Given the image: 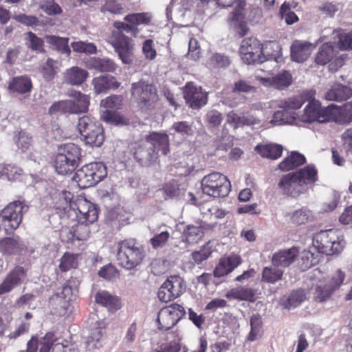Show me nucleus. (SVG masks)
Masks as SVG:
<instances>
[{
  "instance_id": "obj_36",
  "label": "nucleus",
  "mask_w": 352,
  "mask_h": 352,
  "mask_svg": "<svg viewBox=\"0 0 352 352\" xmlns=\"http://www.w3.org/2000/svg\"><path fill=\"white\" fill-rule=\"evenodd\" d=\"M305 157L303 155L293 151L291 155L283 160L278 165L282 171H289L305 163Z\"/></svg>"
},
{
  "instance_id": "obj_52",
  "label": "nucleus",
  "mask_w": 352,
  "mask_h": 352,
  "mask_svg": "<svg viewBox=\"0 0 352 352\" xmlns=\"http://www.w3.org/2000/svg\"><path fill=\"white\" fill-rule=\"evenodd\" d=\"M71 46L73 50L77 53L85 54H94L97 52L96 45L93 43H88L84 41H75L72 42Z\"/></svg>"
},
{
  "instance_id": "obj_49",
  "label": "nucleus",
  "mask_w": 352,
  "mask_h": 352,
  "mask_svg": "<svg viewBox=\"0 0 352 352\" xmlns=\"http://www.w3.org/2000/svg\"><path fill=\"white\" fill-rule=\"evenodd\" d=\"M101 118L104 122L116 126L125 125L128 124V120L126 118L123 117L120 113L111 111L109 109H106L102 112Z\"/></svg>"
},
{
  "instance_id": "obj_24",
  "label": "nucleus",
  "mask_w": 352,
  "mask_h": 352,
  "mask_svg": "<svg viewBox=\"0 0 352 352\" xmlns=\"http://www.w3.org/2000/svg\"><path fill=\"white\" fill-rule=\"evenodd\" d=\"M241 263V257L232 254L220 259L213 274L215 277L220 278L232 272Z\"/></svg>"
},
{
  "instance_id": "obj_18",
  "label": "nucleus",
  "mask_w": 352,
  "mask_h": 352,
  "mask_svg": "<svg viewBox=\"0 0 352 352\" xmlns=\"http://www.w3.org/2000/svg\"><path fill=\"white\" fill-rule=\"evenodd\" d=\"M26 278V271L21 266H16L5 278L0 285V295L8 293L20 285Z\"/></svg>"
},
{
  "instance_id": "obj_6",
  "label": "nucleus",
  "mask_w": 352,
  "mask_h": 352,
  "mask_svg": "<svg viewBox=\"0 0 352 352\" xmlns=\"http://www.w3.org/2000/svg\"><path fill=\"white\" fill-rule=\"evenodd\" d=\"M107 167L102 162H91L77 170L73 181L80 188H87L96 185L107 177Z\"/></svg>"
},
{
  "instance_id": "obj_14",
  "label": "nucleus",
  "mask_w": 352,
  "mask_h": 352,
  "mask_svg": "<svg viewBox=\"0 0 352 352\" xmlns=\"http://www.w3.org/2000/svg\"><path fill=\"white\" fill-rule=\"evenodd\" d=\"M183 94L186 103L192 109H199L208 102V94L193 82L186 83Z\"/></svg>"
},
{
  "instance_id": "obj_22",
  "label": "nucleus",
  "mask_w": 352,
  "mask_h": 352,
  "mask_svg": "<svg viewBox=\"0 0 352 352\" xmlns=\"http://www.w3.org/2000/svg\"><path fill=\"white\" fill-rule=\"evenodd\" d=\"M314 47L311 43L301 41H294L291 45L292 60L302 63L311 55Z\"/></svg>"
},
{
  "instance_id": "obj_59",
  "label": "nucleus",
  "mask_w": 352,
  "mask_h": 352,
  "mask_svg": "<svg viewBox=\"0 0 352 352\" xmlns=\"http://www.w3.org/2000/svg\"><path fill=\"white\" fill-rule=\"evenodd\" d=\"M77 265L76 256L73 254L66 252L60 258L59 268L62 272H67L71 269L76 268Z\"/></svg>"
},
{
  "instance_id": "obj_27",
  "label": "nucleus",
  "mask_w": 352,
  "mask_h": 352,
  "mask_svg": "<svg viewBox=\"0 0 352 352\" xmlns=\"http://www.w3.org/2000/svg\"><path fill=\"white\" fill-rule=\"evenodd\" d=\"M331 121L336 124L346 125L352 122V102L344 104L338 109L331 106Z\"/></svg>"
},
{
  "instance_id": "obj_19",
  "label": "nucleus",
  "mask_w": 352,
  "mask_h": 352,
  "mask_svg": "<svg viewBox=\"0 0 352 352\" xmlns=\"http://www.w3.org/2000/svg\"><path fill=\"white\" fill-rule=\"evenodd\" d=\"M263 85H270L276 89L283 90L292 84L293 77L289 71L282 70L272 78L256 77Z\"/></svg>"
},
{
  "instance_id": "obj_4",
  "label": "nucleus",
  "mask_w": 352,
  "mask_h": 352,
  "mask_svg": "<svg viewBox=\"0 0 352 352\" xmlns=\"http://www.w3.org/2000/svg\"><path fill=\"white\" fill-rule=\"evenodd\" d=\"M81 160L80 148L74 144H65L58 147L54 168L60 175L72 173Z\"/></svg>"
},
{
  "instance_id": "obj_35",
  "label": "nucleus",
  "mask_w": 352,
  "mask_h": 352,
  "mask_svg": "<svg viewBox=\"0 0 352 352\" xmlns=\"http://www.w3.org/2000/svg\"><path fill=\"white\" fill-rule=\"evenodd\" d=\"M254 290L250 287L239 286L231 289L226 295L229 299L238 300L254 301Z\"/></svg>"
},
{
  "instance_id": "obj_62",
  "label": "nucleus",
  "mask_w": 352,
  "mask_h": 352,
  "mask_svg": "<svg viewBox=\"0 0 352 352\" xmlns=\"http://www.w3.org/2000/svg\"><path fill=\"white\" fill-rule=\"evenodd\" d=\"M58 208L65 210L68 208L72 209L74 207V201H72L73 195L68 191H62L58 195Z\"/></svg>"
},
{
  "instance_id": "obj_33",
  "label": "nucleus",
  "mask_w": 352,
  "mask_h": 352,
  "mask_svg": "<svg viewBox=\"0 0 352 352\" xmlns=\"http://www.w3.org/2000/svg\"><path fill=\"white\" fill-rule=\"evenodd\" d=\"M88 67L100 72H114L117 65L107 58L92 57L88 60Z\"/></svg>"
},
{
  "instance_id": "obj_20",
  "label": "nucleus",
  "mask_w": 352,
  "mask_h": 352,
  "mask_svg": "<svg viewBox=\"0 0 352 352\" xmlns=\"http://www.w3.org/2000/svg\"><path fill=\"white\" fill-rule=\"evenodd\" d=\"M67 96L73 100H69L72 114L86 113L89 110L90 97L76 90H71Z\"/></svg>"
},
{
  "instance_id": "obj_41",
  "label": "nucleus",
  "mask_w": 352,
  "mask_h": 352,
  "mask_svg": "<svg viewBox=\"0 0 352 352\" xmlns=\"http://www.w3.org/2000/svg\"><path fill=\"white\" fill-rule=\"evenodd\" d=\"M25 45L28 49L36 53H43L45 52L44 47V40L36 36L32 32H28L25 34Z\"/></svg>"
},
{
  "instance_id": "obj_5",
  "label": "nucleus",
  "mask_w": 352,
  "mask_h": 352,
  "mask_svg": "<svg viewBox=\"0 0 352 352\" xmlns=\"http://www.w3.org/2000/svg\"><path fill=\"white\" fill-rule=\"evenodd\" d=\"M344 244L342 236L335 229L320 231L313 239L314 246L319 252L326 255L340 254L343 250Z\"/></svg>"
},
{
  "instance_id": "obj_63",
  "label": "nucleus",
  "mask_w": 352,
  "mask_h": 352,
  "mask_svg": "<svg viewBox=\"0 0 352 352\" xmlns=\"http://www.w3.org/2000/svg\"><path fill=\"white\" fill-rule=\"evenodd\" d=\"M122 10V4L116 0H105L104 5L101 8L102 12H107L113 14H120Z\"/></svg>"
},
{
  "instance_id": "obj_45",
  "label": "nucleus",
  "mask_w": 352,
  "mask_h": 352,
  "mask_svg": "<svg viewBox=\"0 0 352 352\" xmlns=\"http://www.w3.org/2000/svg\"><path fill=\"white\" fill-rule=\"evenodd\" d=\"M185 241L190 245L195 244L204 236V232L201 227L189 225L184 230Z\"/></svg>"
},
{
  "instance_id": "obj_39",
  "label": "nucleus",
  "mask_w": 352,
  "mask_h": 352,
  "mask_svg": "<svg viewBox=\"0 0 352 352\" xmlns=\"http://www.w3.org/2000/svg\"><path fill=\"white\" fill-rule=\"evenodd\" d=\"M95 301L110 310H116L120 308L119 299L105 291L97 292L95 296Z\"/></svg>"
},
{
  "instance_id": "obj_25",
  "label": "nucleus",
  "mask_w": 352,
  "mask_h": 352,
  "mask_svg": "<svg viewBox=\"0 0 352 352\" xmlns=\"http://www.w3.org/2000/svg\"><path fill=\"white\" fill-rule=\"evenodd\" d=\"M298 254V249L295 247L280 250L273 254L272 263L274 267H287L295 261Z\"/></svg>"
},
{
  "instance_id": "obj_47",
  "label": "nucleus",
  "mask_w": 352,
  "mask_h": 352,
  "mask_svg": "<svg viewBox=\"0 0 352 352\" xmlns=\"http://www.w3.org/2000/svg\"><path fill=\"white\" fill-rule=\"evenodd\" d=\"M333 293L328 284L320 280L315 287L314 298L316 301L324 302L328 300Z\"/></svg>"
},
{
  "instance_id": "obj_3",
  "label": "nucleus",
  "mask_w": 352,
  "mask_h": 352,
  "mask_svg": "<svg viewBox=\"0 0 352 352\" xmlns=\"http://www.w3.org/2000/svg\"><path fill=\"white\" fill-rule=\"evenodd\" d=\"M146 256L144 247L135 239H129L118 243L117 259L119 264L126 270L138 267Z\"/></svg>"
},
{
  "instance_id": "obj_1",
  "label": "nucleus",
  "mask_w": 352,
  "mask_h": 352,
  "mask_svg": "<svg viewBox=\"0 0 352 352\" xmlns=\"http://www.w3.org/2000/svg\"><path fill=\"white\" fill-rule=\"evenodd\" d=\"M317 180V170L314 166L309 165L298 171L283 175L278 186L284 195L296 199L307 193Z\"/></svg>"
},
{
  "instance_id": "obj_12",
  "label": "nucleus",
  "mask_w": 352,
  "mask_h": 352,
  "mask_svg": "<svg viewBox=\"0 0 352 352\" xmlns=\"http://www.w3.org/2000/svg\"><path fill=\"white\" fill-rule=\"evenodd\" d=\"M109 43L124 63L131 64L133 62L134 44L131 38L124 32H111Z\"/></svg>"
},
{
  "instance_id": "obj_53",
  "label": "nucleus",
  "mask_w": 352,
  "mask_h": 352,
  "mask_svg": "<svg viewBox=\"0 0 352 352\" xmlns=\"http://www.w3.org/2000/svg\"><path fill=\"white\" fill-rule=\"evenodd\" d=\"M81 140L91 147H100L104 142V133H80Z\"/></svg>"
},
{
  "instance_id": "obj_61",
  "label": "nucleus",
  "mask_w": 352,
  "mask_h": 352,
  "mask_svg": "<svg viewBox=\"0 0 352 352\" xmlns=\"http://www.w3.org/2000/svg\"><path fill=\"white\" fill-rule=\"evenodd\" d=\"M40 8L50 16L60 14L63 12L61 7L54 0H45Z\"/></svg>"
},
{
  "instance_id": "obj_57",
  "label": "nucleus",
  "mask_w": 352,
  "mask_h": 352,
  "mask_svg": "<svg viewBox=\"0 0 352 352\" xmlns=\"http://www.w3.org/2000/svg\"><path fill=\"white\" fill-rule=\"evenodd\" d=\"M170 239V232L168 230H163L157 232L150 239L153 248L157 250L164 248Z\"/></svg>"
},
{
  "instance_id": "obj_2",
  "label": "nucleus",
  "mask_w": 352,
  "mask_h": 352,
  "mask_svg": "<svg viewBox=\"0 0 352 352\" xmlns=\"http://www.w3.org/2000/svg\"><path fill=\"white\" fill-rule=\"evenodd\" d=\"M156 149L162 151L164 155L169 152L167 133H150L135 148L134 157L142 166H149L157 159Z\"/></svg>"
},
{
  "instance_id": "obj_16",
  "label": "nucleus",
  "mask_w": 352,
  "mask_h": 352,
  "mask_svg": "<svg viewBox=\"0 0 352 352\" xmlns=\"http://www.w3.org/2000/svg\"><path fill=\"white\" fill-rule=\"evenodd\" d=\"M89 222L79 221L78 223L73 226L71 228L65 229L62 231L61 236L63 240L67 243H74L75 241L87 240L90 235L91 230Z\"/></svg>"
},
{
  "instance_id": "obj_8",
  "label": "nucleus",
  "mask_w": 352,
  "mask_h": 352,
  "mask_svg": "<svg viewBox=\"0 0 352 352\" xmlns=\"http://www.w3.org/2000/svg\"><path fill=\"white\" fill-rule=\"evenodd\" d=\"M202 192L210 197H225L231 190V184L226 176L219 172L205 175L201 182Z\"/></svg>"
},
{
  "instance_id": "obj_32",
  "label": "nucleus",
  "mask_w": 352,
  "mask_h": 352,
  "mask_svg": "<svg viewBox=\"0 0 352 352\" xmlns=\"http://www.w3.org/2000/svg\"><path fill=\"white\" fill-rule=\"evenodd\" d=\"M151 15L148 12L131 13L126 15L124 20L130 23L133 32V36L138 33V26L140 25H148L151 23Z\"/></svg>"
},
{
  "instance_id": "obj_40",
  "label": "nucleus",
  "mask_w": 352,
  "mask_h": 352,
  "mask_svg": "<svg viewBox=\"0 0 352 352\" xmlns=\"http://www.w3.org/2000/svg\"><path fill=\"white\" fill-rule=\"evenodd\" d=\"M164 283L175 298L179 297L186 289L184 280L179 276H170Z\"/></svg>"
},
{
  "instance_id": "obj_44",
  "label": "nucleus",
  "mask_w": 352,
  "mask_h": 352,
  "mask_svg": "<svg viewBox=\"0 0 352 352\" xmlns=\"http://www.w3.org/2000/svg\"><path fill=\"white\" fill-rule=\"evenodd\" d=\"M46 41L48 44L54 46L58 51L63 54L69 55L71 50L68 45V38L60 37L54 35H47Z\"/></svg>"
},
{
  "instance_id": "obj_13",
  "label": "nucleus",
  "mask_w": 352,
  "mask_h": 352,
  "mask_svg": "<svg viewBox=\"0 0 352 352\" xmlns=\"http://www.w3.org/2000/svg\"><path fill=\"white\" fill-rule=\"evenodd\" d=\"M239 51L242 60L248 65L262 63L265 58L262 44L254 37L243 39Z\"/></svg>"
},
{
  "instance_id": "obj_48",
  "label": "nucleus",
  "mask_w": 352,
  "mask_h": 352,
  "mask_svg": "<svg viewBox=\"0 0 352 352\" xmlns=\"http://www.w3.org/2000/svg\"><path fill=\"white\" fill-rule=\"evenodd\" d=\"M311 217V212L306 208L294 210L289 217L290 222L295 225H302L307 223Z\"/></svg>"
},
{
  "instance_id": "obj_56",
  "label": "nucleus",
  "mask_w": 352,
  "mask_h": 352,
  "mask_svg": "<svg viewBox=\"0 0 352 352\" xmlns=\"http://www.w3.org/2000/svg\"><path fill=\"white\" fill-rule=\"evenodd\" d=\"M50 304L54 314L63 316L66 314L69 302L67 300L63 299L59 295H56L51 299Z\"/></svg>"
},
{
  "instance_id": "obj_64",
  "label": "nucleus",
  "mask_w": 352,
  "mask_h": 352,
  "mask_svg": "<svg viewBox=\"0 0 352 352\" xmlns=\"http://www.w3.org/2000/svg\"><path fill=\"white\" fill-rule=\"evenodd\" d=\"M338 45L340 50H352V31L338 34Z\"/></svg>"
},
{
  "instance_id": "obj_10",
  "label": "nucleus",
  "mask_w": 352,
  "mask_h": 352,
  "mask_svg": "<svg viewBox=\"0 0 352 352\" xmlns=\"http://www.w3.org/2000/svg\"><path fill=\"white\" fill-rule=\"evenodd\" d=\"M28 208L24 201H12L1 211L0 221L5 227L15 230L21 224L23 214Z\"/></svg>"
},
{
  "instance_id": "obj_29",
  "label": "nucleus",
  "mask_w": 352,
  "mask_h": 352,
  "mask_svg": "<svg viewBox=\"0 0 352 352\" xmlns=\"http://www.w3.org/2000/svg\"><path fill=\"white\" fill-rule=\"evenodd\" d=\"M352 96L351 87L341 84L335 85L324 96L327 100L341 102L346 100Z\"/></svg>"
},
{
  "instance_id": "obj_43",
  "label": "nucleus",
  "mask_w": 352,
  "mask_h": 352,
  "mask_svg": "<svg viewBox=\"0 0 352 352\" xmlns=\"http://www.w3.org/2000/svg\"><path fill=\"white\" fill-rule=\"evenodd\" d=\"M333 56V47L331 43H323L319 48V50L315 58V61L319 65H325L328 63Z\"/></svg>"
},
{
  "instance_id": "obj_46",
  "label": "nucleus",
  "mask_w": 352,
  "mask_h": 352,
  "mask_svg": "<svg viewBox=\"0 0 352 352\" xmlns=\"http://www.w3.org/2000/svg\"><path fill=\"white\" fill-rule=\"evenodd\" d=\"M58 62L51 58H48L46 62L41 67V73L43 78L47 81L53 80L58 72Z\"/></svg>"
},
{
  "instance_id": "obj_15",
  "label": "nucleus",
  "mask_w": 352,
  "mask_h": 352,
  "mask_svg": "<svg viewBox=\"0 0 352 352\" xmlns=\"http://www.w3.org/2000/svg\"><path fill=\"white\" fill-rule=\"evenodd\" d=\"M186 314L184 308L178 304H173L168 308L162 309L157 317L159 328L168 330L175 326Z\"/></svg>"
},
{
  "instance_id": "obj_17",
  "label": "nucleus",
  "mask_w": 352,
  "mask_h": 352,
  "mask_svg": "<svg viewBox=\"0 0 352 352\" xmlns=\"http://www.w3.org/2000/svg\"><path fill=\"white\" fill-rule=\"evenodd\" d=\"M72 210H78L77 217L79 221L93 223L98 219L96 206L85 198H78L75 200Z\"/></svg>"
},
{
  "instance_id": "obj_31",
  "label": "nucleus",
  "mask_w": 352,
  "mask_h": 352,
  "mask_svg": "<svg viewBox=\"0 0 352 352\" xmlns=\"http://www.w3.org/2000/svg\"><path fill=\"white\" fill-rule=\"evenodd\" d=\"M226 122L230 124L233 129H236L243 126L257 124L259 123V120L253 116H240L232 111L227 115Z\"/></svg>"
},
{
  "instance_id": "obj_55",
  "label": "nucleus",
  "mask_w": 352,
  "mask_h": 352,
  "mask_svg": "<svg viewBox=\"0 0 352 352\" xmlns=\"http://www.w3.org/2000/svg\"><path fill=\"white\" fill-rule=\"evenodd\" d=\"M48 113L50 115H56L57 113L72 114L69 100H59L54 102L49 108Z\"/></svg>"
},
{
  "instance_id": "obj_50",
  "label": "nucleus",
  "mask_w": 352,
  "mask_h": 352,
  "mask_svg": "<svg viewBox=\"0 0 352 352\" xmlns=\"http://www.w3.org/2000/svg\"><path fill=\"white\" fill-rule=\"evenodd\" d=\"M104 329V322H100L96 326L91 329L90 334L87 339L89 344L93 343V346L95 348H100L101 344L100 340H101Z\"/></svg>"
},
{
  "instance_id": "obj_51",
  "label": "nucleus",
  "mask_w": 352,
  "mask_h": 352,
  "mask_svg": "<svg viewBox=\"0 0 352 352\" xmlns=\"http://www.w3.org/2000/svg\"><path fill=\"white\" fill-rule=\"evenodd\" d=\"M160 190L163 192L165 199L177 197L182 194V190L175 180L166 183Z\"/></svg>"
},
{
  "instance_id": "obj_34",
  "label": "nucleus",
  "mask_w": 352,
  "mask_h": 352,
  "mask_svg": "<svg viewBox=\"0 0 352 352\" xmlns=\"http://www.w3.org/2000/svg\"><path fill=\"white\" fill-rule=\"evenodd\" d=\"M180 338L175 332H168L166 341L162 342L152 352H179L181 349Z\"/></svg>"
},
{
  "instance_id": "obj_28",
  "label": "nucleus",
  "mask_w": 352,
  "mask_h": 352,
  "mask_svg": "<svg viewBox=\"0 0 352 352\" xmlns=\"http://www.w3.org/2000/svg\"><path fill=\"white\" fill-rule=\"evenodd\" d=\"M89 73L84 69L74 66L67 69L63 74L64 81L71 85H80L87 78Z\"/></svg>"
},
{
  "instance_id": "obj_42",
  "label": "nucleus",
  "mask_w": 352,
  "mask_h": 352,
  "mask_svg": "<svg viewBox=\"0 0 352 352\" xmlns=\"http://www.w3.org/2000/svg\"><path fill=\"white\" fill-rule=\"evenodd\" d=\"M277 267H265L262 271L261 281L268 283H276L283 278V271Z\"/></svg>"
},
{
  "instance_id": "obj_37",
  "label": "nucleus",
  "mask_w": 352,
  "mask_h": 352,
  "mask_svg": "<svg viewBox=\"0 0 352 352\" xmlns=\"http://www.w3.org/2000/svg\"><path fill=\"white\" fill-rule=\"evenodd\" d=\"M283 146L278 144H267L257 145L255 151L259 153L262 157L276 160L279 158L283 153Z\"/></svg>"
},
{
  "instance_id": "obj_38",
  "label": "nucleus",
  "mask_w": 352,
  "mask_h": 352,
  "mask_svg": "<svg viewBox=\"0 0 352 352\" xmlns=\"http://www.w3.org/2000/svg\"><path fill=\"white\" fill-rule=\"evenodd\" d=\"M297 114L294 112L289 113L283 109L274 113L270 124L272 125L294 124H296Z\"/></svg>"
},
{
  "instance_id": "obj_58",
  "label": "nucleus",
  "mask_w": 352,
  "mask_h": 352,
  "mask_svg": "<svg viewBox=\"0 0 352 352\" xmlns=\"http://www.w3.org/2000/svg\"><path fill=\"white\" fill-rule=\"evenodd\" d=\"M123 98L119 95H111L102 100L100 102L101 107L106 109L118 110L121 109L122 106Z\"/></svg>"
},
{
  "instance_id": "obj_7",
  "label": "nucleus",
  "mask_w": 352,
  "mask_h": 352,
  "mask_svg": "<svg viewBox=\"0 0 352 352\" xmlns=\"http://www.w3.org/2000/svg\"><path fill=\"white\" fill-rule=\"evenodd\" d=\"M56 339L53 333L49 332L38 342L36 337L28 342L25 350H21L18 352H36L40 344V352H78L76 346L68 341L64 342H56Z\"/></svg>"
},
{
  "instance_id": "obj_26",
  "label": "nucleus",
  "mask_w": 352,
  "mask_h": 352,
  "mask_svg": "<svg viewBox=\"0 0 352 352\" xmlns=\"http://www.w3.org/2000/svg\"><path fill=\"white\" fill-rule=\"evenodd\" d=\"M94 92L97 94L106 93L110 89H117L120 86L115 76L105 75L94 78L92 80Z\"/></svg>"
},
{
  "instance_id": "obj_9",
  "label": "nucleus",
  "mask_w": 352,
  "mask_h": 352,
  "mask_svg": "<svg viewBox=\"0 0 352 352\" xmlns=\"http://www.w3.org/2000/svg\"><path fill=\"white\" fill-rule=\"evenodd\" d=\"M314 96L315 93L313 92V97L307 101L308 104L305 107L304 113L300 116L299 120L305 123L330 122L331 106L322 107L320 102L315 100Z\"/></svg>"
},
{
  "instance_id": "obj_54",
  "label": "nucleus",
  "mask_w": 352,
  "mask_h": 352,
  "mask_svg": "<svg viewBox=\"0 0 352 352\" xmlns=\"http://www.w3.org/2000/svg\"><path fill=\"white\" fill-rule=\"evenodd\" d=\"M250 326L251 330L248 335V340L254 341L260 336L262 327L261 317L259 314H254L251 317Z\"/></svg>"
},
{
  "instance_id": "obj_60",
  "label": "nucleus",
  "mask_w": 352,
  "mask_h": 352,
  "mask_svg": "<svg viewBox=\"0 0 352 352\" xmlns=\"http://www.w3.org/2000/svg\"><path fill=\"white\" fill-rule=\"evenodd\" d=\"M305 299L303 290L299 289L293 291L287 298L285 303V307L287 309L295 308L300 305Z\"/></svg>"
},
{
  "instance_id": "obj_11",
  "label": "nucleus",
  "mask_w": 352,
  "mask_h": 352,
  "mask_svg": "<svg viewBox=\"0 0 352 352\" xmlns=\"http://www.w3.org/2000/svg\"><path fill=\"white\" fill-rule=\"evenodd\" d=\"M131 95L142 107L150 108L158 100L155 86L143 80L131 84Z\"/></svg>"
},
{
  "instance_id": "obj_30",
  "label": "nucleus",
  "mask_w": 352,
  "mask_h": 352,
  "mask_svg": "<svg viewBox=\"0 0 352 352\" xmlns=\"http://www.w3.org/2000/svg\"><path fill=\"white\" fill-rule=\"evenodd\" d=\"M32 83L27 76H15L8 84V89L14 93L24 94L31 91Z\"/></svg>"
},
{
  "instance_id": "obj_21",
  "label": "nucleus",
  "mask_w": 352,
  "mask_h": 352,
  "mask_svg": "<svg viewBox=\"0 0 352 352\" xmlns=\"http://www.w3.org/2000/svg\"><path fill=\"white\" fill-rule=\"evenodd\" d=\"M313 97V91H303L299 95L286 98L278 101V107L290 113L291 111L299 109L311 98Z\"/></svg>"
},
{
  "instance_id": "obj_23",
  "label": "nucleus",
  "mask_w": 352,
  "mask_h": 352,
  "mask_svg": "<svg viewBox=\"0 0 352 352\" xmlns=\"http://www.w3.org/2000/svg\"><path fill=\"white\" fill-rule=\"evenodd\" d=\"M25 248V243L18 236L7 237L0 241V252L5 255L19 254Z\"/></svg>"
}]
</instances>
